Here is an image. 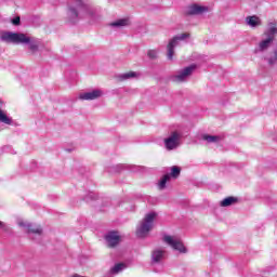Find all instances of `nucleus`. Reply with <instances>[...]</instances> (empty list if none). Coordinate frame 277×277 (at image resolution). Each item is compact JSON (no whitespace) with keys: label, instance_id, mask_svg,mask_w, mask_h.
<instances>
[{"label":"nucleus","instance_id":"nucleus-11","mask_svg":"<svg viewBox=\"0 0 277 277\" xmlns=\"http://www.w3.org/2000/svg\"><path fill=\"white\" fill-rule=\"evenodd\" d=\"M209 6L193 4L188 8L187 14L189 16H198L200 14H207Z\"/></svg>","mask_w":277,"mask_h":277},{"label":"nucleus","instance_id":"nucleus-12","mask_svg":"<svg viewBox=\"0 0 277 277\" xmlns=\"http://www.w3.org/2000/svg\"><path fill=\"white\" fill-rule=\"evenodd\" d=\"M108 248H116L120 243V235L117 232H110L105 236Z\"/></svg>","mask_w":277,"mask_h":277},{"label":"nucleus","instance_id":"nucleus-25","mask_svg":"<svg viewBox=\"0 0 277 277\" xmlns=\"http://www.w3.org/2000/svg\"><path fill=\"white\" fill-rule=\"evenodd\" d=\"M12 24L15 26L21 25V17L17 16V17L13 18Z\"/></svg>","mask_w":277,"mask_h":277},{"label":"nucleus","instance_id":"nucleus-19","mask_svg":"<svg viewBox=\"0 0 277 277\" xmlns=\"http://www.w3.org/2000/svg\"><path fill=\"white\" fill-rule=\"evenodd\" d=\"M124 269H127V264L118 263V264H115V266L110 268V274H113V275L120 274V272H124Z\"/></svg>","mask_w":277,"mask_h":277},{"label":"nucleus","instance_id":"nucleus-7","mask_svg":"<svg viewBox=\"0 0 277 277\" xmlns=\"http://www.w3.org/2000/svg\"><path fill=\"white\" fill-rule=\"evenodd\" d=\"M181 137H183V135L179 131L171 132L169 137L164 138V148H167V150H175V148L181 146Z\"/></svg>","mask_w":277,"mask_h":277},{"label":"nucleus","instance_id":"nucleus-21","mask_svg":"<svg viewBox=\"0 0 277 277\" xmlns=\"http://www.w3.org/2000/svg\"><path fill=\"white\" fill-rule=\"evenodd\" d=\"M170 179L172 176V179H179V176H181V168L173 166L171 168V173L169 174Z\"/></svg>","mask_w":277,"mask_h":277},{"label":"nucleus","instance_id":"nucleus-1","mask_svg":"<svg viewBox=\"0 0 277 277\" xmlns=\"http://www.w3.org/2000/svg\"><path fill=\"white\" fill-rule=\"evenodd\" d=\"M67 16L69 23H77L80 18H89L90 23H98L103 18L100 6L83 4L82 0H69Z\"/></svg>","mask_w":277,"mask_h":277},{"label":"nucleus","instance_id":"nucleus-23","mask_svg":"<svg viewBox=\"0 0 277 277\" xmlns=\"http://www.w3.org/2000/svg\"><path fill=\"white\" fill-rule=\"evenodd\" d=\"M159 52L157 50H149L147 52V57H149V60H157Z\"/></svg>","mask_w":277,"mask_h":277},{"label":"nucleus","instance_id":"nucleus-26","mask_svg":"<svg viewBox=\"0 0 277 277\" xmlns=\"http://www.w3.org/2000/svg\"><path fill=\"white\" fill-rule=\"evenodd\" d=\"M0 228L1 230H8V225L4 222L0 221Z\"/></svg>","mask_w":277,"mask_h":277},{"label":"nucleus","instance_id":"nucleus-6","mask_svg":"<svg viewBox=\"0 0 277 277\" xmlns=\"http://www.w3.org/2000/svg\"><path fill=\"white\" fill-rule=\"evenodd\" d=\"M186 38H189V34L187 32H184V34H181V35H177L175 37H173L168 45H167V57L168 60L172 61L174 58V49H176V47H179V42L183 41V40H186Z\"/></svg>","mask_w":277,"mask_h":277},{"label":"nucleus","instance_id":"nucleus-17","mask_svg":"<svg viewBox=\"0 0 277 277\" xmlns=\"http://www.w3.org/2000/svg\"><path fill=\"white\" fill-rule=\"evenodd\" d=\"M239 199L237 197H227L220 201V207H233V205H237Z\"/></svg>","mask_w":277,"mask_h":277},{"label":"nucleus","instance_id":"nucleus-3","mask_svg":"<svg viewBox=\"0 0 277 277\" xmlns=\"http://www.w3.org/2000/svg\"><path fill=\"white\" fill-rule=\"evenodd\" d=\"M263 36L265 39H263L259 43L258 51L263 52L267 51L269 47L274 43V40H276L277 37V23L276 22H268L267 28L264 31Z\"/></svg>","mask_w":277,"mask_h":277},{"label":"nucleus","instance_id":"nucleus-14","mask_svg":"<svg viewBox=\"0 0 277 277\" xmlns=\"http://www.w3.org/2000/svg\"><path fill=\"white\" fill-rule=\"evenodd\" d=\"M131 22L129 18H120L109 24V27H114L115 29H122V27H129Z\"/></svg>","mask_w":277,"mask_h":277},{"label":"nucleus","instance_id":"nucleus-15","mask_svg":"<svg viewBox=\"0 0 277 277\" xmlns=\"http://www.w3.org/2000/svg\"><path fill=\"white\" fill-rule=\"evenodd\" d=\"M140 74L136 71H128L117 76L118 81H129V79H137Z\"/></svg>","mask_w":277,"mask_h":277},{"label":"nucleus","instance_id":"nucleus-20","mask_svg":"<svg viewBox=\"0 0 277 277\" xmlns=\"http://www.w3.org/2000/svg\"><path fill=\"white\" fill-rule=\"evenodd\" d=\"M202 140H205L206 142H208V144H217V142H220L221 137L217 135H209V134H205L202 136Z\"/></svg>","mask_w":277,"mask_h":277},{"label":"nucleus","instance_id":"nucleus-8","mask_svg":"<svg viewBox=\"0 0 277 277\" xmlns=\"http://www.w3.org/2000/svg\"><path fill=\"white\" fill-rule=\"evenodd\" d=\"M194 70H196V65H190L188 67H185L184 69L177 71V74L172 77V81L174 83H184V81H187V79H189Z\"/></svg>","mask_w":277,"mask_h":277},{"label":"nucleus","instance_id":"nucleus-2","mask_svg":"<svg viewBox=\"0 0 277 277\" xmlns=\"http://www.w3.org/2000/svg\"><path fill=\"white\" fill-rule=\"evenodd\" d=\"M0 40L6 44H27L31 55H36L40 51V39L28 36L27 34L2 31L0 34Z\"/></svg>","mask_w":277,"mask_h":277},{"label":"nucleus","instance_id":"nucleus-5","mask_svg":"<svg viewBox=\"0 0 277 277\" xmlns=\"http://www.w3.org/2000/svg\"><path fill=\"white\" fill-rule=\"evenodd\" d=\"M163 241L167 246H170L173 250H176L181 254H187V248L183 245V241L176 236L166 235L163 236Z\"/></svg>","mask_w":277,"mask_h":277},{"label":"nucleus","instance_id":"nucleus-16","mask_svg":"<svg viewBox=\"0 0 277 277\" xmlns=\"http://www.w3.org/2000/svg\"><path fill=\"white\" fill-rule=\"evenodd\" d=\"M0 122L2 124L12 126L14 120L12 119V117L8 116V113L5 110L0 108Z\"/></svg>","mask_w":277,"mask_h":277},{"label":"nucleus","instance_id":"nucleus-4","mask_svg":"<svg viewBox=\"0 0 277 277\" xmlns=\"http://www.w3.org/2000/svg\"><path fill=\"white\" fill-rule=\"evenodd\" d=\"M156 217L157 212L147 213L136 228V236L141 239H144V237H148V234L153 230Z\"/></svg>","mask_w":277,"mask_h":277},{"label":"nucleus","instance_id":"nucleus-13","mask_svg":"<svg viewBox=\"0 0 277 277\" xmlns=\"http://www.w3.org/2000/svg\"><path fill=\"white\" fill-rule=\"evenodd\" d=\"M246 23H247V25H249V27H252L253 29L256 27H261L263 25L261 17H259L256 15L248 16L246 18Z\"/></svg>","mask_w":277,"mask_h":277},{"label":"nucleus","instance_id":"nucleus-24","mask_svg":"<svg viewBox=\"0 0 277 277\" xmlns=\"http://www.w3.org/2000/svg\"><path fill=\"white\" fill-rule=\"evenodd\" d=\"M17 224H18V226H19L21 228H25V229H26V233H27V230L29 229L30 223H28V222L19 221Z\"/></svg>","mask_w":277,"mask_h":277},{"label":"nucleus","instance_id":"nucleus-9","mask_svg":"<svg viewBox=\"0 0 277 277\" xmlns=\"http://www.w3.org/2000/svg\"><path fill=\"white\" fill-rule=\"evenodd\" d=\"M168 256V252L164 249L157 248L151 251V265L157 267V265L163 266V261Z\"/></svg>","mask_w":277,"mask_h":277},{"label":"nucleus","instance_id":"nucleus-18","mask_svg":"<svg viewBox=\"0 0 277 277\" xmlns=\"http://www.w3.org/2000/svg\"><path fill=\"white\" fill-rule=\"evenodd\" d=\"M27 233L31 235H38L40 237L42 235V227L39 225H32L30 223Z\"/></svg>","mask_w":277,"mask_h":277},{"label":"nucleus","instance_id":"nucleus-10","mask_svg":"<svg viewBox=\"0 0 277 277\" xmlns=\"http://www.w3.org/2000/svg\"><path fill=\"white\" fill-rule=\"evenodd\" d=\"M101 96H103V90L101 89L79 94L80 101H96V98H101Z\"/></svg>","mask_w":277,"mask_h":277},{"label":"nucleus","instance_id":"nucleus-22","mask_svg":"<svg viewBox=\"0 0 277 277\" xmlns=\"http://www.w3.org/2000/svg\"><path fill=\"white\" fill-rule=\"evenodd\" d=\"M170 181V174H166L159 182L158 187L159 189H166V184Z\"/></svg>","mask_w":277,"mask_h":277}]
</instances>
